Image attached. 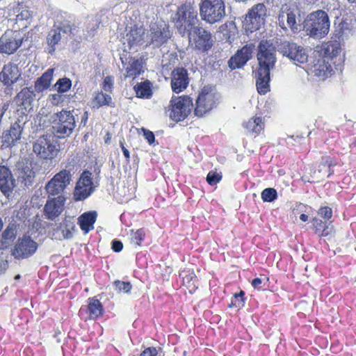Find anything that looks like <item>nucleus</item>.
Here are the masks:
<instances>
[{
  "label": "nucleus",
  "instance_id": "nucleus-1",
  "mask_svg": "<svg viewBox=\"0 0 356 356\" xmlns=\"http://www.w3.org/2000/svg\"><path fill=\"white\" fill-rule=\"evenodd\" d=\"M330 22L328 15L322 10L309 14L303 23L306 35L314 39H321L330 31Z\"/></svg>",
  "mask_w": 356,
  "mask_h": 356
},
{
  "label": "nucleus",
  "instance_id": "nucleus-2",
  "mask_svg": "<svg viewBox=\"0 0 356 356\" xmlns=\"http://www.w3.org/2000/svg\"><path fill=\"white\" fill-rule=\"evenodd\" d=\"M172 19L181 35L189 34L197 21L195 7L190 2L182 4L178 8Z\"/></svg>",
  "mask_w": 356,
  "mask_h": 356
},
{
  "label": "nucleus",
  "instance_id": "nucleus-3",
  "mask_svg": "<svg viewBox=\"0 0 356 356\" xmlns=\"http://www.w3.org/2000/svg\"><path fill=\"white\" fill-rule=\"evenodd\" d=\"M52 131L59 138H65L72 134L76 126V121L72 111L62 110L51 115Z\"/></svg>",
  "mask_w": 356,
  "mask_h": 356
},
{
  "label": "nucleus",
  "instance_id": "nucleus-4",
  "mask_svg": "<svg viewBox=\"0 0 356 356\" xmlns=\"http://www.w3.org/2000/svg\"><path fill=\"white\" fill-rule=\"evenodd\" d=\"M200 15L203 21L210 24L222 21L226 15L223 0H201Z\"/></svg>",
  "mask_w": 356,
  "mask_h": 356
},
{
  "label": "nucleus",
  "instance_id": "nucleus-5",
  "mask_svg": "<svg viewBox=\"0 0 356 356\" xmlns=\"http://www.w3.org/2000/svg\"><path fill=\"white\" fill-rule=\"evenodd\" d=\"M42 225V224H32L31 229H36L38 232L35 238L46 234L47 231L48 236L52 240L63 241L72 238L76 230L74 224H47L46 227Z\"/></svg>",
  "mask_w": 356,
  "mask_h": 356
},
{
  "label": "nucleus",
  "instance_id": "nucleus-6",
  "mask_svg": "<svg viewBox=\"0 0 356 356\" xmlns=\"http://www.w3.org/2000/svg\"><path fill=\"white\" fill-rule=\"evenodd\" d=\"M267 9L264 3L253 6L245 15L243 26L246 32L253 33L264 25Z\"/></svg>",
  "mask_w": 356,
  "mask_h": 356
},
{
  "label": "nucleus",
  "instance_id": "nucleus-7",
  "mask_svg": "<svg viewBox=\"0 0 356 356\" xmlns=\"http://www.w3.org/2000/svg\"><path fill=\"white\" fill-rule=\"evenodd\" d=\"M298 8L296 3L289 1L282 4L277 17L278 24L282 29L290 28L291 31H296L299 29V25L296 22V15Z\"/></svg>",
  "mask_w": 356,
  "mask_h": 356
},
{
  "label": "nucleus",
  "instance_id": "nucleus-8",
  "mask_svg": "<svg viewBox=\"0 0 356 356\" xmlns=\"http://www.w3.org/2000/svg\"><path fill=\"white\" fill-rule=\"evenodd\" d=\"M193 102L188 96L172 97L167 112L169 117L175 121L184 120L191 113Z\"/></svg>",
  "mask_w": 356,
  "mask_h": 356
},
{
  "label": "nucleus",
  "instance_id": "nucleus-9",
  "mask_svg": "<svg viewBox=\"0 0 356 356\" xmlns=\"http://www.w3.org/2000/svg\"><path fill=\"white\" fill-rule=\"evenodd\" d=\"M277 51L296 65L307 62L308 55L305 49L295 42L282 41L277 45Z\"/></svg>",
  "mask_w": 356,
  "mask_h": 356
},
{
  "label": "nucleus",
  "instance_id": "nucleus-10",
  "mask_svg": "<svg viewBox=\"0 0 356 356\" xmlns=\"http://www.w3.org/2000/svg\"><path fill=\"white\" fill-rule=\"evenodd\" d=\"M38 244L27 234L19 236L13 248L11 254L17 259H27L33 255L37 251Z\"/></svg>",
  "mask_w": 356,
  "mask_h": 356
},
{
  "label": "nucleus",
  "instance_id": "nucleus-11",
  "mask_svg": "<svg viewBox=\"0 0 356 356\" xmlns=\"http://www.w3.org/2000/svg\"><path fill=\"white\" fill-rule=\"evenodd\" d=\"M258 48V70H265L266 71L270 72L276 61L275 50L272 42L268 40H261Z\"/></svg>",
  "mask_w": 356,
  "mask_h": 356
},
{
  "label": "nucleus",
  "instance_id": "nucleus-12",
  "mask_svg": "<svg viewBox=\"0 0 356 356\" xmlns=\"http://www.w3.org/2000/svg\"><path fill=\"white\" fill-rule=\"evenodd\" d=\"M171 33L168 26L161 20L151 23L149 33L146 38L149 39V44L154 47H159L165 43L170 38Z\"/></svg>",
  "mask_w": 356,
  "mask_h": 356
},
{
  "label": "nucleus",
  "instance_id": "nucleus-13",
  "mask_svg": "<svg viewBox=\"0 0 356 356\" xmlns=\"http://www.w3.org/2000/svg\"><path fill=\"white\" fill-rule=\"evenodd\" d=\"M216 99L215 88L209 86H204L196 100L195 114L197 116L204 115L213 108Z\"/></svg>",
  "mask_w": 356,
  "mask_h": 356
},
{
  "label": "nucleus",
  "instance_id": "nucleus-14",
  "mask_svg": "<svg viewBox=\"0 0 356 356\" xmlns=\"http://www.w3.org/2000/svg\"><path fill=\"white\" fill-rule=\"evenodd\" d=\"M72 175L69 170H63L56 173L53 178L47 182L45 190L49 195H58L63 193L65 189L70 184Z\"/></svg>",
  "mask_w": 356,
  "mask_h": 356
},
{
  "label": "nucleus",
  "instance_id": "nucleus-15",
  "mask_svg": "<svg viewBox=\"0 0 356 356\" xmlns=\"http://www.w3.org/2000/svg\"><path fill=\"white\" fill-rule=\"evenodd\" d=\"M22 43V37L19 31L8 30L0 38V53L13 54Z\"/></svg>",
  "mask_w": 356,
  "mask_h": 356
},
{
  "label": "nucleus",
  "instance_id": "nucleus-16",
  "mask_svg": "<svg viewBox=\"0 0 356 356\" xmlns=\"http://www.w3.org/2000/svg\"><path fill=\"white\" fill-rule=\"evenodd\" d=\"M145 38V31L143 26L131 28L123 39L124 51H127V47H128L129 50L138 51V47L144 43Z\"/></svg>",
  "mask_w": 356,
  "mask_h": 356
},
{
  "label": "nucleus",
  "instance_id": "nucleus-17",
  "mask_svg": "<svg viewBox=\"0 0 356 356\" xmlns=\"http://www.w3.org/2000/svg\"><path fill=\"white\" fill-rule=\"evenodd\" d=\"M91 175L92 174L88 171H84L81 174L74 188V196L76 200H84L93 192Z\"/></svg>",
  "mask_w": 356,
  "mask_h": 356
},
{
  "label": "nucleus",
  "instance_id": "nucleus-18",
  "mask_svg": "<svg viewBox=\"0 0 356 356\" xmlns=\"http://www.w3.org/2000/svg\"><path fill=\"white\" fill-rule=\"evenodd\" d=\"M33 152L42 159H51L56 155L58 149L51 136H42L34 144Z\"/></svg>",
  "mask_w": 356,
  "mask_h": 356
},
{
  "label": "nucleus",
  "instance_id": "nucleus-19",
  "mask_svg": "<svg viewBox=\"0 0 356 356\" xmlns=\"http://www.w3.org/2000/svg\"><path fill=\"white\" fill-rule=\"evenodd\" d=\"M193 33L196 35L194 41L197 49L207 51L212 47L214 38L209 31L202 26H195Z\"/></svg>",
  "mask_w": 356,
  "mask_h": 356
},
{
  "label": "nucleus",
  "instance_id": "nucleus-20",
  "mask_svg": "<svg viewBox=\"0 0 356 356\" xmlns=\"http://www.w3.org/2000/svg\"><path fill=\"white\" fill-rule=\"evenodd\" d=\"M254 46L252 44L245 45L231 57L228 61L231 70L241 68L252 58Z\"/></svg>",
  "mask_w": 356,
  "mask_h": 356
},
{
  "label": "nucleus",
  "instance_id": "nucleus-21",
  "mask_svg": "<svg viewBox=\"0 0 356 356\" xmlns=\"http://www.w3.org/2000/svg\"><path fill=\"white\" fill-rule=\"evenodd\" d=\"M16 182L10 169L4 165H0V190L7 197L13 194Z\"/></svg>",
  "mask_w": 356,
  "mask_h": 356
},
{
  "label": "nucleus",
  "instance_id": "nucleus-22",
  "mask_svg": "<svg viewBox=\"0 0 356 356\" xmlns=\"http://www.w3.org/2000/svg\"><path fill=\"white\" fill-rule=\"evenodd\" d=\"M171 75V88L173 92L179 93L187 88L189 80L186 70L176 68Z\"/></svg>",
  "mask_w": 356,
  "mask_h": 356
},
{
  "label": "nucleus",
  "instance_id": "nucleus-23",
  "mask_svg": "<svg viewBox=\"0 0 356 356\" xmlns=\"http://www.w3.org/2000/svg\"><path fill=\"white\" fill-rule=\"evenodd\" d=\"M64 202L65 198L62 195L47 200L44 208V211L48 220H55L63 212Z\"/></svg>",
  "mask_w": 356,
  "mask_h": 356
},
{
  "label": "nucleus",
  "instance_id": "nucleus-24",
  "mask_svg": "<svg viewBox=\"0 0 356 356\" xmlns=\"http://www.w3.org/2000/svg\"><path fill=\"white\" fill-rule=\"evenodd\" d=\"M21 76L19 68L16 64L8 63L0 72V81L3 85L12 86Z\"/></svg>",
  "mask_w": 356,
  "mask_h": 356
},
{
  "label": "nucleus",
  "instance_id": "nucleus-25",
  "mask_svg": "<svg viewBox=\"0 0 356 356\" xmlns=\"http://www.w3.org/2000/svg\"><path fill=\"white\" fill-rule=\"evenodd\" d=\"M18 179L26 186H31L35 179V172L33 171L32 163L28 160L19 161L17 165Z\"/></svg>",
  "mask_w": 356,
  "mask_h": 356
},
{
  "label": "nucleus",
  "instance_id": "nucleus-26",
  "mask_svg": "<svg viewBox=\"0 0 356 356\" xmlns=\"http://www.w3.org/2000/svg\"><path fill=\"white\" fill-rule=\"evenodd\" d=\"M120 60L125 67L126 74L125 77H135L140 74L143 68V60L141 58H136L130 57L126 58V55L122 54L120 56Z\"/></svg>",
  "mask_w": 356,
  "mask_h": 356
},
{
  "label": "nucleus",
  "instance_id": "nucleus-27",
  "mask_svg": "<svg viewBox=\"0 0 356 356\" xmlns=\"http://www.w3.org/2000/svg\"><path fill=\"white\" fill-rule=\"evenodd\" d=\"M22 127L19 121L15 122L12 124L9 130L3 134V145L7 147L15 145V142L20 139Z\"/></svg>",
  "mask_w": 356,
  "mask_h": 356
},
{
  "label": "nucleus",
  "instance_id": "nucleus-28",
  "mask_svg": "<svg viewBox=\"0 0 356 356\" xmlns=\"http://www.w3.org/2000/svg\"><path fill=\"white\" fill-rule=\"evenodd\" d=\"M87 312L90 320H97L103 316L104 309L96 296L88 299Z\"/></svg>",
  "mask_w": 356,
  "mask_h": 356
},
{
  "label": "nucleus",
  "instance_id": "nucleus-29",
  "mask_svg": "<svg viewBox=\"0 0 356 356\" xmlns=\"http://www.w3.org/2000/svg\"><path fill=\"white\" fill-rule=\"evenodd\" d=\"M332 71V68L329 63V58L327 57L318 60L312 70L314 75L321 80H324L330 76Z\"/></svg>",
  "mask_w": 356,
  "mask_h": 356
},
{
  "label": "nucleus",
  "instance_id": "nucleus-30",
  "mask_svg": "<svg viewBox=\"0 0 356 356\" xmlns=\"http://www.w3.org/2000/svg\"><path fill=\"white\" fill-rule=\"evenodd\" d=\"M256 86L260 94H266L269 91L270 72L258 70L255 74Z\"/></svg>",
  "mask_w": 356,
  "mask_h": 356
},
{
  "label": "nucleus",
  "instance_id": "nucleus-31",
  "mask_svg": "<svg viewBox=\"0 0 356 356\" xmlns=\"http://www.w3.org/2000/svg\"><path fill=\"white\" fill-rule=\"evenodd\" d=\"M330 161L329 158H323L318 169L311 172L313 181H319L332 174L330 171Z\"/></svg>",
  "mask_w": 356,
  "mask_h": 356
},
{
  "label": "nucleus",
  "instance_id": "nucleus-32",
  "mask_svg": "<svg viewBox=\"0 0 356 356\" xmlns=\"http://www.w3.org/2000/svg\"><path fill=\"white\" fill-rule=\"evenodd\" d=\"M34 97V91L31 88H25L17 95L15 102L23 108L27 109L31 106Z\"/></svg>",
  "mask_w": 356,
  "mask_h": 356
},
{
  "label": "nucleus",
  "instance_id": "nucleus-33",
  "mask_svg": "<svg viewBox=\"0 0 356 356\" xmlns=\"http://www.w3.org/2000/svg\"><path fill=\"white\" fill-rule=\"evenodd\" d=\"M182 278V285L186 286L190 293H193L198 288V279L197 275L193 271H182L179 274Z\"/></svg>",
  "mask_w": 356,
  "mask_h": 356
},
{
  "label": "nucleus",
  "instance_id": "nucleus-34",
  "mask_svg": "<svg viewBox=\"0 0 356 356\" xmlns=\"http://www.w3.org/2000/svg\"><path fill=\"white\" fill-rule=\"evenodd\" d=\"M54 69H49L35 82L34 90L38 93L49 88L53 79Z\"/></svg>",
  "mask_w": 356,
  "mask_h": 356
},
{
  "label": "nucleus",
  "instance_id": "nucleus-35",
  "mask_svg": "<svg viewBox=\"0 0 356 356\" xmlns=\"http://www.w3.org/2000/svg\"><path fill=\"white\" fill-rule=\"evenodd\" d=\"M63 36L56 26L52 29L47 35V41L49 46V53L53 54L55 51V46L58 44Z\"/></svg>",
  "mask_w": 356,
  "mask_h": 356
},
{
  "label": "nucleus",
  "instance_id": "nucleus-36",
  "mask_svg": "<svg viewBox=\"0 0 356 356\" xmlns=\"http://www.w3.org/2000/svg\"><path fill=\"white\" fill-rule=\"evenodd\" d=\"M17 236L16 224H9L2 233V244L7 248Z\"/></svg>",
  "mask_w": 356,
  "mask_h": 356
},
{
  "label": "nucleus",
  "instance_id": "nucleus-37",
  "mask_svg": "<svg viewBox=\"0 0 356 356\" xmlns=\"http://www.w3.org/2000/svg\"><path fill=\"white\" fill-rule=\"evenodd\" d=\"M245 128L250 134L256 135L264 129V122L261 118H251L245 124Z\"/></svg>",
  "mask_w": 356,
  "mask_h": 356
},
{
  "label": "nucleus",
  "instance_id": "nucleus-38",
  "mask_svg": "<svg viewBox=\"0 0 356 356\" xmlns=\"http://www.w3.org/2000/svg\"><path fill=\"white\" fill-rule=\"evenodd\" d=\"M30 209L27 207L20 208L19 210H15L12 216V222H31L29 218Z\"/></svg>",
  "mask_w": 356,
  "mask_h": 356
},
{
  "label": "nucleus",
  "instance_id": "nucleus-39",
  "mask_svg": "<svg viewBox=\"0 0 356 356\" xmlns=\"http://www.w3.org/2000/svg\"><path fill=\"white\" fill-rule=\"evenodd\" d=\"M92 104L94 106H97V108L108 106L111 107H114V104L112 103V98L109 95L105 94L102 92H97L92 101Z\"/></svg>",
  "mask_w": 356,
  "mask_h": 356
},
{
  "label": "nucleus",
  "instance_id": "nucleus-40",
  "mask_svg": "<svg viewBox=\"0 0 356 356\" xmlns=\"http://www.w3.org/2000/svg\"><path fill=\"white\" fill-rule=\"evenodd\" d=\"M146 236V230L145 228L138 229L136 230L131 229L130 232L131 243L138 246H141Z\"/></svg>",
  "mask_w": 356,
  "mask_h": 356
},
{
  "label": "nucleus",
  "instance_id": "nucleus-41",
  "mask_svg": "<svg viewBox=\"0 0 356 356\" xmlns=\"http://www.w3.org/2000/svg\"><path fill=\"white\" fill-rule=\"evenodd\" d=\"M136 92L139 97L148 98L152 95L151 84L149 81L141 83L135 86Z\"/></svg>",
  "mask_w": 356,
  "mask_h": 356
},
{
  "label": "nucleus",
  "instance_id": "nucleus-42",
  "mask_svg": "<svg viewBox=\"0 0 356 356\" xmlns=\"http://www.w3.org/2000/svg\"><path fill=\"white\" fill-rule=\"evenodd\" d=\"M330 224H313L312 227L314 233L319 236H327L331 234L333 228L329 227Z\"/></svg>",
  "mask_w": 356,
  "mask_h": 356
},
{
  "label": "nucleus",
  "instance_id": "nucleus-43",
  "mask_svg": "<svg viewBox=\"0 0 356 356\" xmlns=\"http://www.w3.org/2000/svg\"><path fill=\"white\" fill-rule=\"evenodd\" d=\"M56 28L60 31V33H62V35L64 37L65 34L69 35L71 34L73 30L75 29L76 26L74 23H72L70 20H64L59 23L58 26H55Z\"/></svg>",
  "mask_w": 356,
  "mask_h": 356
},
{
  "label": "nucleus",
  "instance_id": "nucleus-44",
  "mask_svg": "<svg viewBox=\"0 0 356 356\" xmlns=\"http://www.w3.org/2000/svg\"><path fill=\"white\" fill-rule=\"evenodd\" d=\"M72 86V81L68 78H62L57 81L54 87L56 88L58 92H65L70 89Z\"/></svg>",
  "mask_w": 356,
  "mask_h": 356
},
{
  "label": "nucleus",
  "instance_id": "nucleus-45",
  "mask_svg": "<svg viewBox=\"0 0 356 356\" xmlns=\"http://www.w3.org/2000/svg\"><path fill=\"white\" fill-rule=\"evenodd\" d=\"M245 292L243 291H241L239 293H235L234 297L232 299L231 303L229 305L230 308L232 307H238L241 308L244 306L245 304Z\"/></svg>",
  "mask_w": 356,
  "mask_h": 356
},
{
  "label": "nucleus",
  "instance_id": "nucleus-46",
  "mask_svg": "<svg viewBox=\"0 0 356 356\" xmlns=\"http://www.w3.org/2000/svg\"><path fill=\"white\" fill-rule=\"evenodd\" d=\"M97 213L90 211L83 213L78 218V222H95L97 220Z\"/></svg>",
  "mask_w": 356,
  "mask_h": 356
},
{
  "label": "nucleus",
  "instance_id": "nucleus-47",
  "mask_svg": "<svg viewBox=\"0 0 356 356\" xmlns=\"http://www.w3.org/2000/svg\"><path fill=\"white\" fill-rule=\"evenodd\" d=\"M113 286L115 290L118 292L129 293L132 289V286L129 282H124L120 280H115L113 282Z\"/></svg>",
  "mask_w": 356,
  "mask_h": 356
},
{
  "label": "nucleus",
  "instance_id": "nucleus-48",
  "mask_svg": "<svg viewBox=\"0 0 356 356\" xmlns=\"http://www.w3.org/2000/svg\"><path fill=\"white\" fill-rule=\"evenodd\" d=\"M277 196L276 190L272 188L264 189L261 193V198L264 202H272Z\"/></svg>",
  "mask_w": 356,
  "mask_h": 356
},
{
  "label": "nucleus",
  "instance_id": "nucleus-49",
  "mask_svg": "<svg viewBox=\"0 0 356 356\" xmlns=\"http://www.w3.org/2000/svg\"><path fill=\"white\" fill-rule=\"evenodd\" d=\"M222 179L221 173H218L215 171H211L208 173L207 181L210 185H215L218 183Z\"/></svg>",
  "mask_w": 356,
  "mask_h": 356
},
{
  "label": "nucleus",
  "instance_id": "nucleus-50",
  "mask_svg": "<svg viewBox=\"0 0 356 356\" xmlns=\"http://www.w3.org/2000/svg\"><path fill=\"white\" fill-rule=\"evenodd\" d=\"M318 214L323 220H328L332 217V209L329 207H321L318 211Z\"/></svg>",
  "mask_w": 356,
  "mask_h": 356
},
{
  "label": "nucleus",
  "instance_id": "nucleus-51",
  "mask_svg": "<svg viewBox=\"0 0 356 356\" xmlns=\"http://www.w3.org/2000/svg\"><path fill=\"white\" fill-rule=\"evenodd\" d=\"M65 98V95H60L58 92L50 95L49 96L48 100L51 104L54 106H58L63 102Z\"/></svg>",
  "mask_w": 356,
  "mask_h": 356
},
{
  "label": "nucleus",
  "instance_id": "nucleus-52",
  "mask_svg": "<svg viewBox=\"0 0 356 356\" xmlns=\"http://www.w3.org/2000/svg\"><path fill=\"white\" fill-rule=\"evenodd\" d=\"M113 85V78L111 76H107L104 78L103 82V88L105 91L109 92L111 90Z\"/></svg>",
  "mask_w": 356,
  "mask_h": 356
},
{
  "label": "nucleus",
  "instance_id": "nucleus-53",
  "mask_svg": "<svg viewBox=\"0 0 356 356\" xmlns=\"http://www.w3.org/2000/svg\"><path fill=\"white\" fill-rule=\"evenodd\" d=\"M158 351L154 347H148L145 348L140 355V356H157Z\"/></svg>",
  "mask_w": 356,
  "mask_h": 356
},
{
  "label": "nucleus",
  "instance_id": "nucleus-54",
  "mask_svg": "<svg viewBox=\"0 0 356 356\" xmlns=\"http://www.w3.org/2000/svg\"><path fill=\"white\" fill-rule=\"evenodd\" d=\"M339 51V49L337 47L330 45L327 47L325 54L329 56V58H333L338 54Z\"/></svg>",
  "mask_w": 356,
  "mask_h": 356
},
{
  "label": "nucleus",
  "instance_id": "nucleus-55",
  "mask_svg": "<svg viewBox=\"0 0 356 356\" xmlns=\"http://www.w3.org/2000/svg\"><path fill=\"white\" fill-rule=\"evenodd\" d=\"M31 16V13L27 10H22L19 14L17 15V20H26L29 19Z\"/></svg>",
  "mask_w": 356,
  "mask_h": 356
},
{
  "label": "nucleus",
  "instance_id": "nucleus-56",
  "mask_svg": "<svg viewBox=\"0 0 356 356\" xmlns=\"http://www.w3.org/2000/svg\"><path fill=\"white\" fill-rule=\"evenodd\" d=\"M111 245L112 250L115 252H120L123 248V244L120 241L113 240Z\"/></svg>",
  "mask_w": 356,
  "mask_h": 356
},
{
  "label": "nucleus",
  "instance_id": "nucleus-57",
  "mask_svg": "<svg viewBox=\"0 0 356 356\" xmlns=\"http://www.w3.org/2000/svg\"><path fill=\"white\" fill-rule=\"evenodd\" d=\"M144 131V136L145 139L147 140L149 145H152L154 143L155 140L154 135V134L149 131V130H143Z\"/></svg>",
  "mask_w": 356,
  "mask_h": 356
},
{
  "label": "nucleus",
  "instance_id": "nucleus-58",
  "mask_svg": "<svg viewBox=\"0 0 356 356\" xmlns=\"http://www.w3.org/2000/svg\"><path fill=\"white\" fill-rule=\"evenodd\" d=\"M261 284L262 280L259 277L254 278L251 282L252 287L259 291L262 289Z\"/></svg>",
  "mask_w": 356,
  "mask_h": 356
},
{
  "label": "nucleus",
  "instance_id": "nucleus-59",
  "mask_svg": "<svg viewBox=\"0 0 356 356\" xmlns=\"http://www.w3.org/2000/svg\"><path fill=\"white\" fill-rule=\"evenodd\" d=\"M81 230L84 234H88L90 231L94 229V224H79Z\"/></svg>",
  "mask_w": 356,
  "mask_h": 356
},
{
  "label": "nucleus",
  "instance_id": "nucleus-60",
  "mask_svg": "<svg viewBox=\"0 0 356 356\" xmlns=\"http://www.w3.org/2000/svg\"><path fill=\"white\" fill-rule=\"evenodd\" d=\"M8 108V104H3L0 107V118H1L3 117V115H4L5 112L7 111Z\"/></svg>",
  "mask_w": 356,
  "mask_h": 356
},
{
  "label": "nucleus",
  "instance_id": "nucleus-61",
  "mask_svg": "<svg viewBox=\"0 0 356 356\" xmlns=\"http://www.w3.org/2000/svg\"><path fill=\"white\" fill-rule=\"evenodd\" d=\"M122 149L123 154H124V156L126 157V159L128 161L129 159V157H130V154H129V150L127 148H125L123 146V145H122Z\"/></svg>",
  "mask_w": 356,
  "mask_h": 356
},
{
  "label": "nucleus",
  "instance_id": "nucleus-62",
  "mask_svg": "<svg viewBox=\"0 0 356 356\" xmlns=\"http://www.w3.org/2000/svg\"><path fill=\"white\" fill-rule=\"evenodd\" d=\"M299 219L302 222H305L308 220V216L305 213H301L299 216Z\"/></svg>",
  "mask_w": 356,
  "mask_h": 356
},
{
  "label": "nucleus",
  "instance_id": "nucleus-63",
  "mask_svg": "<svg viewBox=\"0 0 356 356\" xmlns=\"http://www.w3.org/2000/svg\"><path fill=\"white\" fill-rule=\"evenodd\" d=\"M318 0H306V1L309 3V4H314L315 3L316 1H318Z\"/></svg>",
  "mask_w": 356,
  "mask_h": 356
},
{
  "label": "nucleus",
  "instance_id": "nucleus-64",
  "mask_svg": "<svg viewBox=\"0 0 356 356\" xmlns=\"http://www.w3.org/2000/svg\"><path fill=\"white\" fill-rule=\"evenodd\" d=\"M15 280H19V279H20V275H17L15 277Z\"/></svg>",
  "mask_w": 356,
  "mask_h": 356
}]
</instances>
